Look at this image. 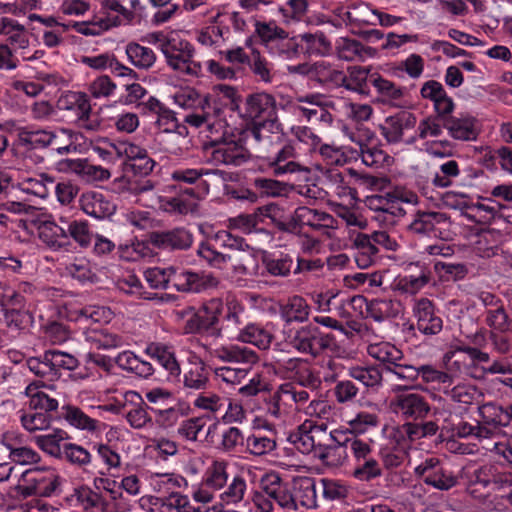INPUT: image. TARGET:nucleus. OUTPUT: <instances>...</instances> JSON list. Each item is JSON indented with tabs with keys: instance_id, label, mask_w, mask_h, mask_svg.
Listing matches in <instances>:
<instances>
[{
	"instance_id": "f257e3e1",
	"label": "nucleus",
	"mask_w": 512,
	"mask_h": 512,
	"mask_svg": "<svg viewBox=\"0 0 512 512\" xmlns=\"http://www.w3.org/2000/svg\"><path fill=\"white\" fill-rule=\"evenodd\" d=\"M17 484L10 487L6 496L22 500L29 496L53 497L62 493L66 480L52 467H35L15 475Z\"/></svg>"
},
{
	"instance_id": "f03ea898",
	"label": "nucleus",
	"mask_w": 512,
	"mask_h": 512,
	"mask_svg": "<svg viewBox=\"0 0 512 512\" xmlns=\"http://www.w3.org/2000/svg\"><path fill=\"white\" fill-rule=\"evenodd\" d=\"M436 434L437 427L432 423L420 426L402 424L393 427L389 433L387 443L382 445L379 450L383 465L390 470L400 467L408 457V449L411 443Z\"/></svg>"
},
{
	"instance_id": "7ed1b4c3",
	"label": "nucleus",
	"mask_w": 512,
	"mask_h": 512,
	"mask_svg": "<svg viewBox=\"0 0 512 512\" xmlns=\"http://www.w3.org/2000/svg\"><path fill=\"white\" fill-rule=\"evenodd\" d=\"M16 175L18 172L14 170L2 171V211L15 215L12 218L2 213V226L10 228L13 232L27 229L23 216L34 209L27 203V195L20 181L15 178Z\"/></svg>"
},
{
	"instance_id": "20e7f679",
	"label": "nucleus",
	"mask_w": 512,
	"mask_h": 512,
	"mask_svg": "<svg viewBox=\"0 0 512 512\" xmlns=\"http://www.w3.org/2000/svg\"><path fill=\"white\" fill-rule=\"evenodd\" d=\"M285 341L297 352L309 355L313 359L327 353L334 354L339 350L335 335L322 331L313 323L289 329L285 332Z\"/></svg>"
},
{
	"instance_id": "39448f33",
	"label": "nucleus",
	"mask_w": 512,
	"mask_h": 512,
	"mask_svg": "<svg viewBox=\"0 0 512 512\" xmlns=\"http://www.w3.org/2000/svg\"><path fill=\"white\" fill-rule=\"evenodd\" d=\"M214 173L206 168H177L171 173V179L176 183L180 196L173 197L169 201L170 207L180 213L189 211L191 203L183 199H203L209 193V184L202 177Z\"/></svg>"
},
{
	"instance_id": "423d86ee",
	"label": "nucleus",
	"mask_w": 512,
	"mask_h": 512,
	"mask_svg": "<svg viewBox=\"0 0 512 512\" xmlns=\"http://www.w3.org/2000/svg\"><path fill=\"white\" fill-rule=\"evenodd\" d=\"M389 408L397 417L405 421L403 424L420 426L432 423L437 427V431L439 430L437 422L429 419L435 414L436 409L420 393L411 391L397 393L390 399Z\"/></svg>"
},
{
	"instance_id": "0eeeda50",
	"label": "nucleus",
	"mask_w": 512,
	"mask_h": 512,
	"mask_svg": "<svg viewBox=\"0 0 512 512\" xmlns=\"http://www.w3.org/2000/svg\"><path fill=\"white\" fill-rule=\"evenodd\" d=\"M24 296L12 287L2 285V312L4 318L2 325V343L6 340H13L18 337L30 322L29 314L23 310Z\"/></svg>"
},
{
	"instance_id": "6e6552de",
	"label": "nucleus",
	"mask_w": 512,
	"mask_h": 512,
	"mask_svg": "<svg viewBox=\"0 0 512 512\" xmlns=\"http://www.w3.org/2000/svg\"><path fill=\"white\" fill-rule=\"evenodd\" d=\"M207 161L218 166L227 165L238 167L250 158L249 149L245 146L240 135H223L219 141H211L204 147Z\"/></svg>"
},
{
	"instance_id": "1a4fd4ad",
	"label": "nucleus",
	"mask_w": 512,
	"mask_h": 512,
	"mask_svg": "<svg viewBox=\"0 0 512 512\" xmlns=\"http://www.w3.org/2000/svg\"><path fill=\"white\" fill-rule=\"evenodd\" d=\"M215 241L220 246L232 250V253H229L231 259L228 260V263H231L237 275H252L254 273L257 264L253 249L244 238L222 231L217 233Z\"/></svg>"
},
{
	"instance_id": "9d476101",
	"label": "nucleus",
	"mask_w": 512,
	"mask_h": 512,
	"mask_svg": "<svg viewBox=\"0 0 512 512\" xmlns=\"http://www.w3.org/2000/svg\"><path fill=\"white\" fill-rule=\"evenodd\" d=\"M228 467V463L224 460L213 461L205 470L201 482L192 486L193 499L203 504L212 502L217 492H221L227 485Z\"/></svg>"
},
{
	"instance_id": "9b49d317",
	"label": "nucleus",
	"mask_w": 512,
	"mask_h": 512,
	"mask_svg": "<svg viewBox=\"0 0 512 512\" xmlns=\"http://www.w3.org/2000/svg\"><path fill=\"white\" fill-rule=\"evenodd\" d=\"M417 117L410 111H399L388 116L380 126L381 135L389 144L412 145L417 141Z\"/></svg>"
},
{
	"instance_id": "f8f14e48",
	"label": "nucleus",
	"mask_w": 512,
	"mask_h": 512,
	"mask_svg": "<svg viewBox=\"0 0 512 512\" xmlns=\"http://www.w3.org/2000/svg\"><path fill=\"white\" fill-rule=\"evenodd\" d=\"M238 109L240 117L245 122H260L270 127L280 123L276 100L271 94L261 92L249 95L243 106Z\"/></svg>"
},
{
	"instance_id": "ddd939ff",
	"label": "nucleus",
	"mask_w": 512,
	"mask_h": 512,
	"mask_svg": "<svg viewBox=\"0 0 512 512\" xmlns=\"http://www.w3.org/2000/svg\"><path fill=\"white\" fill-rule=\"evenodd\" d=\"M194 54V46L177 35L163 53L167 65L174 71L188 76H199L202 67L199 62L194 61Z\"/></svg>"
},
{
	"instance_id": "4468645a",
	"label": "nucleus",
	"mask_w": 512,
	"mask_h": 512,
	"mask_svg": "<svg viewBox=\"0 0 512 512\" xmlns=\"http://www.w3.org/2000/svg\"><path fill=\"white\" fill-rule=\"evenodd\" d=\"M224 311V304L218 298H213L202 305L185 324V330L191 334H207L220 337L221 329L217 327L219 316Z\"/></svg>"
},
{
	"instance_id": "2eb2a0df",
	"label": "nucleus",
	"mask_w": 512,
	"mask_h": 512,
	"mask_svg": "<svg viewBox=\"0 0 512 512\" xmlns=\"http://www.w3.org/2000/svg\"><path fill=\"white\" fill-rule=\"evenodd\" d=\"M297 155L293 141H288L274 157L261 159L257 164V170L270 173L274 177L308 172L304 165L295 160Z\"/></svg>"
},
{
	"instance_id": "dca6fc26",
	"label": "nucleus",
	"mask_w": 512,
	"mask_h": 512,
	"mask_svg": "<svg viewBox=\"0 0 512 512\" xmlns=\"http://www.w3.org/2000/svg\"><path fill=\"white\" fill-rule=\"evenodd\" d=\"M414 474L426 485L441 491H448L458 483L453 471L444 467L437 457L424 459L415 467Z\"/></svg>"
},
{
	"instance_id": "f3484780",
	"label": "nucleus",
	"mask_w": 512,
	"mask_h": 512,
	"mask_svg": "<svg viewBox=\"0 0 512 512\" xmlns=\"http://www.w3.org/2000/svg\"><path fill=\"white\" fill-rule=\"evenodd\" d=\"M347 434L342 429H334L316 448V459L328 468H339L348 460L346 451Z\"/></svg>"
},
{
	"instance_id": "a211bd4d",
	"label": "nucleus",
	"mask_w": 512,
	"mask_h": 512,
	"mask_svg": "<svg viewBox=\"0 0 512 512\" xmlns=\"http://www.w3.org/2000/svg\"><path fill=\"white\" fill-rule=\"evenodd\" d=\"M412 315L416 323H410L409 330L417 329L423 335L433 336L439 334L443 329L440 309L432 300L426 297L415 301L412 307Z\"/></svg>"
},
{
	"instance_id": "6ab92c4d",
	"label": "nucleus",
	"mask_w": 512,
	"mask_h": 512,
	"mask_svg": "<svg viewBox=\"0 0 512 512\" xmlns=\"http://www.w3.org/2000/svg\"><path fill=\"white\" fill-rule=\"evenodd\" d=\"M508 484L510 480L506 473L499 471L493 464H484L473 472L468 489L472 496L482 497Z\"/></svg>"
},
{
	"instance_id": "aec40b11",
	"label": "nucleus",
	"mask_w": 512,
	"mask_h": 512,
	"mask_svg": "<svg viewBox=\"0 0 512 512\" xmlns=\"http://www.w3.org/2000/svg\"><path fill=\"white\" fill-rule=\"evenodd\" d=\"M259 487L263 496L259 495L256 498H259L260 502L270 501L284 509H296L293 488L291 489L290 484L283 481L278 473L270 472L263 475Z\"/></svg>"
},
{
	"instance_id": "412c9836",
	"label": "nucleus",
	"mask_w": 512,
	"mask_h": 512,
	"mask_svg": "<svg viewBox=\"0 0 512 512\" xmlns=\"http://www.w3.org/2000/svg\"><path fill=\"white\" fill-rule=\"evenodd\" d=\"M2 36L6 37L5 43H2V68L15 69L19 61L14 58L13 52L24 49L28 44L24 27L8 17H2Z\"/></svg>"
},
{
	"instance_id": "4be33fe9",
	"label": "nucleus",
	"mask_w": 512,
	"mask_h": 512,
	"mask_svg": "<svg viewBox=\"0 0 512 512\" xmlns=\"http://www.w3.org/2000/svg\"><path fill=\"white\" fill-rule=\"evenodd\" d=\"M185 395H195L210 387V372L206 363L197 356L189 358V368L180 375V381L172 383Z\"/></svg>"
},
{
	"instance_id": "5701e85b",
	"label": "nucleus",
	"mask_w": 512,
	"mask_h": 512,
	"mask_svg": "<svg viewBox=\"0 0 512 512\" xmlns=\"http://www.w3.org/2000/svg\"><path fill=\"white\" fill-rule=\"evenodd\" d=\"M478 419L485 439L506 433L509 426V405L487 402L478 407Z\"/></svg>"
},
{
	"instance_id": "b1692460",
	"label": "nucleus",
	"mask_w": 512,
	"mask_h": 512,
	"mask_svg": "<svg viewBox=\"0 0 512 512\" xmlns=\"http://www.w3.org/2000/svg\"><path fill=\"white\" fill-rule=\"evenodd\" d=\"M196 101L198 102V107L193 112L184 116V122L194 128H200L204 125L207 127L213 126L215 118L220 115L222 110L212 106L208 97L201 98L195 94L194 98L189 94L187 98L184 95L177 98L179 105L184 108L193 106Z\"/></svg>"
},
{
	"instance_id": "393cba45",
	"label": "nucleus",
	"mask_w": 512,
	"mask_h": 512,
	"mask_svg": "<svg viewBox=\"0 0 512 512\" xmlns=\"http://www.w3.org/2000/svg\"><path fill=\"white\" fill-rule=\"evenodd\" d=\"M193 241V234L184 227L149 233V242L152 247L163 251H184L192 246Z\"/></svg>"
},
{
	"instance_id": "a878e982",
	"label": "nucleus",
	"mask_w": 512,
	"mask_h": 512,
	"mask_svg": "<svg viewBox=\"0 0 512 512\" xmlns=\"http://www.w3.org/2000/svg\"><path fill=\"white\" fill-rule=\"evenodd\" d=\"M144 353L163 368L166 373V382L172 384L180 381L182 369L172 346L161 342H150L146 345Z\"/></svg>"
},
{
	"instance_id": "bb28decb",
	"label": "nucleus",
	"mask_w": 512,
	"mask_h": 512,
	"mask_svg": "<svg viewBox=\"0 0 512 512\" xmlns=\"http://www.w3.org/2000/svg\"><path fill=\"white\" fill-rule=\"evenodd\" d=\"M58 106L61 110H69L74 112L80 126L95 131L99 127L97 120H91L92 107L89 97L84 92L68 91L58 101Z\"/></svg>"
},
{
	"instance_id": "cd10ccee",
	"label": "nucleus",
	"mask_w": 512,
	"mask_h": 512,
	"mask_svg": "<svg viewBox=\"0 0 512 512\" xmlns=\"http://www.w3.org/2000/svg\"><path fill=\"white\" fill-rule=\"evenodd\" d=\"M459 206L468 220L479 224H490L496 218H500L503 205L492 198H480L476 202L463 200Z\"/></svg>"
},
{
	"instance_id": "c85d7f7f",
	"label": "nucleus",
	"mask_w": 512,
	"mask_h": 512,
	"mask_svg": "<svg viewBox=\"0 0 512 512\" xmlns=\"http://www.w3.org/2000/svg\"><path fill=\"white\" fill-rule=\"evenodd\" d=\"M2 445L6 447L9 453V458L15 463L14 465L10 462L2 463V482L8 481L12 478L15 479V475L23 471L22 468L24 465L37 463L40 459L39 454L31 448H13L10 444H6L4 437H2Z\"/></svg>"
},
{
	"instance_id": "c756f323",
	"label": "nucleus",
	"mask_w": 512,
	"mask_h": 512,
	"mask_svg": "<svg viewBox=\"0 0 512 512\" xmlns=\"http://www.w3.org/2000/svg\"><path fill=\"white\" fill-rule=\"evenodd\" d=\"M155 164L156 162L148 155L146 149L134 144L125 148L123 169L126 174L146 177L153 171Z\"/></svg>"
},
{
	"instance_id": "7c9ffc66",
	"label": "nucleus",
	"mask_w": 512,
	"mask_h": 512,
	"mask_svg": "<svg viewBox=\"0 0 512 512\" xmlns=\"http://www.w3.org/2000/svg\"><path fill=\"white\" fill-rule=\"evenodd\" d=\"M79 202L83 212L97 220L109 218L116 210L114 203L100 192H85L81 195Z\"/></svg>"
},
{
	"instance_id": "2f4dec72",
	"label": "nucleus",
	"mask_w": 512,
	"mask_h": 512,
	"mask_svg": "<svg viewBox=\"0 0 512 512\" xmlns=\"http://www.w3.org/2000/svg\"><path fill=\"white\" fill-rule=\"evenodd\" d=\"M261 263L267 274L273 277H288L294 266V257L291 253L282 250L263 251Z\"/></svg>"
},
{
	"instance_id": "473e14b6",
	"label": "nucleus",
	"mask_w": 512,
	"mask_h": 512,
	"mask_svg": "<svg viewBox=\"0 0 512 512\" xmlns=\"http://www.w3.org/2000/svg\"><path fill=\"white\" fill-rule=\"evenodd\" d=\"M59 422L64 420L70 426L88 432H100L105 424L85 414L78 406L64 403L59 412Z\"/></svg>"
},
{
	"instance_id": "72a5a7b5",
	"label": "nucleus",
	"mask_w": 512,
	"mask_h": 512,
	"mask_svg": "<svg viewBox=\"0 0 512 512\" xmlns=\"http://www.w3.org/2000/svg\"><path fill=\"white\" fill-rule=\"evenodd\" d=\"M282 131V124L275 123L274 126H267L260 122H245V126L241 129L239 135L248 148H257L265 142H270L271 135Z\"/></svg>"
},
{
	"instance_id": "f704fd0d",
	"label": "nucleus",
	"mask_w": 512,
	"mask_h": 512,
	"mask_svg": "<svg viewBox=\"0 0 512 512\" xmlns=\"http://www.w3.org/2000/svg\"><path fill=\"white\" fill-rule=\"evenodd\" d=\"M114 363L119 369L142 379H149L155 373V368L149 361L142 359L131 350L118 353Z\"/></svg>"
},
{
	"instance_id": "c9c22d12",
	"label": "nucleus",
	"mask_w": 512,
	"mask_h": 512,
	"mask_svg": "<svg viewBox=\"0 0 512 512\" xmlns=\"http://www.w3.org/2000/svg\"><path fill=\"white\" fill-rule=\"evenodd\" d=\"M37 382L25 387V395L29 397V406L32 410H38L59 420L61 406L59 401L43 390H38Z\"/></svg>"
},
{
	"instance_id": "e433bc0d",
	"label": "nucleus",
	"mask_w": 512,
	"mask_h": 512,
	"mask_svg": "<svg viewBox=\"0 0 512 512\" xmlns=\"http://www.w3.org/2000/svg\"><path fill=\"white\" fill-rule=\"evenodd\" d=\"M122 25L119 16H95L89 22H76L70 21L67 24H62L65 30L73 29L77 33L85 36L100 35L111 28Z\"/></svg>"
},
{
	"instance_id": "4c0bfd02",
	"label": "nucleus",
	"mask_w": 512,
	"mask_h": 512,
	"mask_svg": "<svg viewBox=\"0 0 512 512\" xmlns=\"http://www.w3.org/2000/svg\"><path fill=\"white\" fill-rule=\"evenodd\" d=\"M335 50L338 58L345 61H365L374 57L376 53L374 48L364 46L360 41L347 37L336 40Z\"/></svg>"
},
{
	"instance_id": "58836bf2",
	"label": "nucleus",
	"mask_w": 512,
	"mask_h": 512,
	"mask_svg": "<svg viewBox=\"0 0 512 512\" xmlns=\"http://www.w3.org/2000/svg\"><path fill=\"white\" fill-rule=\"evenodd\" d=\"M317 480L312 477H299L293 481V500L296 508L298 505L315 509L318 505Z\"/></svg>"
},
{
	"instance_id": "ea45409f",
	"label": "nucleus",
	"mask_w": 512,
	"mask_h": 512,
	"mask_svg": "<svg viewBox=\"0 0 512 512\" xmlns=\"http://www.w3.org/2000/svg\"><path fill=\"white\" fill-rule=\"evenodd\" d=\"M476 118L470 115L453 116L444 122L448 135L458 141H474L478 137Z\"/></svg>"
},
{
	"instance_id": "a19ab883",
	"label": "nucleus",
	"mask_w": 512,
	"mask_h": 512,
	"mask_svg": "<svg viewBox=\"0 0 512 512\" xmlns=\"http://www.w3.org/2000/svg\"><path fill=\"white\" fill-rule=\"evenodd\" d=\"M60 460L66 461L71 466L91 474L92 467H95L96 462L91 450L82 445L71 442L64 443Z\"/></svg>"
},
{
	"instance_id": "79ce46f5",
	"label": "nucleus",
	"mask_w": 512,
	"mask_h": 512,
	"mask_svg": "<svg viewBox=\"0 0 512 512\" xmlns=\"http://www.w3.org/2000/svg\"><path fill=\"white\" fill-rule=\"evenodd\" d=\"M217 284L218 281L215 277L192 271H185L174 276V286L181 292L199 293L215 287Z\"/></svg>"
},
{
	"instance_id": "37998d69",
	"label": "nucleus",
	"mask_w": 512,
	"mask_h": 512,
	"mask_svg": "<svg viewBox=\"0 0 512 512\" xmlns=\"http://www.w3.org/2000/svg\"><path fill=\"white\" fill-rule=\"evenodd\" d=\"M81 63L95 70H105L109 68L117 76L131 78L136 77V72L117 60L114 54L103 53L96 56H83Z\"/></svg>"
},
{
	"instance_id": "c03bdc74",
	"label": "nucleus",
	"mask_w": 512,
	"mask_h": 512,
	"mask_svg": "<svg viewBox=\"0 0 512 512\" xmlns=\"http://www.w3.org/2000/svg\"><path fill=\"white\" fill-rule=\"evenodd\" d=\"M448 217L445 213L434 211H417L407 229L419 236H430L435 232L437 224L445 223Z\"/></svg>"
},
{
	"instance_id": "a18cd8bd",
	"label": "nucleus",
	"mask_w": 512,
	"mask_h": 512,
	"mask_svg": "<svg viewBox=\"0 0 512 512\" xmlns=\"http://www.w3.org/2000/svg\"><path fill=\"white\" fill-rule=\"evenodd\" d=\"M91 449L93 458L96 460L95 467H92V474L106 475L112 469H116L121 464L120 455L107 444L92 443Z\"/></svg>"
},
{
	"instance_id": "49530a36",
	"label": "nucleus",
	"mask_w": 512,
	"mask_h": 512,
	"mask_svg": "<svg viewBox=\"0 0 512 512\" xmlns=\"http://www.w3.org/2000/svg\"><path fill=\"white\" fill-rule=\"evenodd\" d=\"M214 357L231 363H241L251 366L259 361L256 351L242 345L230 344L214 350Z\"/></svg>"
},
{
	"instance_id": "de8ad7c7",
	"label": "nucleus",
	"mask_w": 512,
	"mask_h": 512,
	"mask_svg": "<svg viewBox=\"0 0 512 512\" xmlns=\"http://www.w3.org/2000/svg\"><path fill=\"white\" fill-rule=\"evenodd\" d=\"M39 239L54 251L65 249L69 246V236L66 228L53 221H44L38 227Z\"/></svg>"
},
{
	"instance_id": "09e8293b",
	"label": "nucleus",
	"mask_w": 512,
	"mask_h": 512,
	"mask_svg": "<svg viewBox=\"0 0 512 512\" xmlns=\"http://www.w3.org/2000/svg\"><path fill=\"white\" fill-rule=\"evenodd\" d=\"M344 79L345 72L329 62L321 60L313 64L312 80L317 81L327 89L340 88Z\"/></svg>"
},
{
	"instance_id": "8fccbe9b",
	"label": "nucleus",
	"mask_w": 512,
	"mask_h": 512,
	"mask_svg": "<svg viewBox=\"0 0 512 512\" xmlns=\"http://www.w3.org/2000/svg\"><path fill=\"white\" fill-rule=\"evenodd\" d=\"M83 329L85 341L91 343L97 349L109 350L123 344V337L110 332L107 328L84 326Z\"/></svg>"
},
{
	"instance_id": "3c124183",
	"label": "nucleus",
	"mask_w": 512,
	"mask_h": 512,
	"mask_svg": "<svg viewBox=\"0 0 512 512\" xmlns=\"http://www.w3.org/2000/svg\"><path fill=\"white\" fill-rule=\"evenodd\" d=\"M370 82L377 91L379 100L383 103L401 106L400 101L404 97L406 88L397 87L393 82L377 74L370 75Z\"/></svg>"
},
{
	"instance_id": "603ef678",
	"label": "nucleus",
	"mask_w": 512,
	"mask_h": 512,
	"mask_svg": "<svg viewBox=\"0 0 512 512\" xmlns=\"http://www.w3.org/2000/svg\"><path fill=\"white\" fill-rule=\"evenodd\" d=\"M228 337L236 338L240 342L249 343L259 349L265 350L269 348L272 335L259 324L248 323L240 329L239 333L228 335Z\"/></svg>"
},
{
	"instance_id": "864d4df0",
	"label": "nucleus",
	"mask_w": 512,
	"mask_h": 512,
	"mask_svg": "<svg viewBox=\"0 0 512 512\" xmlns=\"http://www.w3.org/2000/svg\"><path fill=\"white\" fill-rule=\"evenodd\" d=\"M295 221L298 224L299 230L303 226H309L315 230L328 228L331 226L333 217L323 211L311 209L306 206H300L294 211Z\"/></svg>"
},
{
	"instance_id": "5fc2aeb1",
	"label": "nucleus",
	"mask_w": 512,
	"mask_h": 512,
	"mask_svg": "<svg viewBox=\"0 0 512 512\" xmlns=\"http://www.w3.org/2000/svg\"><path fill=\"white\" fill-rule=\"evenodd\" d=\"M353 158L361 159L362 163L370 168H383L389 163L391 157L376 145L359 143V148L352 151Z\"/></svg>"
},
{
	"instance_id": "6e6d98bb",
	"label": "nucleus",
	"mask_w": 512,
	"mask_h": 512,
	"mask_svg": "<svg viewBox=\"0 0 512 512\" xmlns=\"http://www.w3.org/2000/svg\"><path fill=\"white\" fill-rule=\"evenodd\" d=\"M367 315L377 322L395 318L400 313V303L392 299L376 298L366 302Z\"/></svg>"
},
{
	"instance_id": "4d7b16f0",
	"label": "nucleus",
	"mask_w": 512,
	"mask_h": 512,
	"mask_svg": "<svg viewBox=\"0 0 512 512\" xmlns=\"http://www.w3.org/2000/svg\"><path fill=\"white\" fill-rule=\"evenodd\" d=\"M310 306L298 295L290 297L280 308L281 318L287 322H304L308 319Z\"/></svg>"
},
{
	"instance_id": "13d9d810",
	"label": "nucleus",
	"mask_w": 512,
	"mask_h": 512,
	"mask_svg": "<svg viewBox=\"0 0 512 512\" xmlns=\"http://www.w3.org/2000/svg\"><path fill=\"white\" fill-rule=\"evenodd\" d=\"M368 354L378 360L387 372L391 370V366L395 365L397 361L403 359L402 351L388 342L369 345Z\"/></svg>"
},
{
	"instance_id": "bf43d9fd",
	"label": "nucleus",
	"mask_w": 512,
	"mask_h": 512,
	"mask_svg": "<svg viewBox=\"0 0 512 512\" xmlns=\"http://www.w3.org/2000/svg\"><path fill=\"white\" fill-rule=\"evenodd\" d=\"M125 52L129 62L138 69L149 70L157 59L153 49L136 42L128 43Z\"/></svg>"
},
{
	"instance_id": "052dcab7",
	"label": "nucleus",
	"mask_w": 512,
	"mask_h": 512,
	"mask_svg": "<svg viewBox=\"0 0 512 512\" xmlns=\"http://www.w3.org/2000/svg\"><path fill=\"white\" fill-rule=\"evenodd\" d=\"M75 313L77 314L75 321L87 324L88 327H101V323H108L112 318V312L109 308L97 305L82 307Z\"/></svg>"
},
{
	"instance_id": "680f3d73",
	"label": "nucleus",
	"mask_w": 512,
	"mask_h": 512,
	"mask_svg": "<svg viewBox=\"0 0 512 512\" xmlns=\"http://www.w3.org/2000/svg\"><path fill=\"white\" fill-rule=\"evenodd\" d=\"M370 76L368 71L362 67H354L341 83V87L348 91L356 92L360 95L368 96L370 94Z\"/></svg>"
},
{
	"instance_id": "e2e57ef3",
	"label": "nucleus",
	"mask_w": 512,
	"mask_h": 512,
	"mask_svg": "<svg viewBox=\"0 0 512 512\" xmlns=\"http://www.w3.org/2000/svg\"><path fill=\"white\" fill-rule=\"evenodd\" d=\"M151 485L154 490L168 494L170 497L176 489L186 488L188 486L187 480L175 473H156L151 477Z\"/></svg>"
},
{
	"instance_id": "0e129e2a",
	"label": "nucleus",
	"mask_w": 512,
	"mask_h": 512,
	"mask_svg": "<svg viewBox=\"0 0 512 512\" xmlns=\"http://www.w3.org/2000/svg\"><path fill=\"white\" fill-rule=\"evenodd\" d=\"M306 56H327L333 51L331 41L323 32L303 33Z\"/></svg>"
},
{
	"instance_id": "69168bd1",
	"label": "nucleus",
	"mask_w": 512,
	"mask_h": 512,
	"mask_svg": "<svg viewBox=\"0 0 512 512\" xmlns=\"http://www.w3.org/2000/svg\"><path fill=\"white\" fill-rule=\"evenodd\" d=\"M253 187L259 193V199L264 197L284 196L290 190L288 183L262 176L254 178Z\"/></svg>"
},
{
	"instance_id": "338daca9",
	"label": "nucleus",
	"mask_w": 512,
	"mask_h": 512,
	"mask_svg": "<svg viewBox=\"0 0 512 512\" xmlns=\"http://www.w3.org/2000/svg\"><path fill=\"white\" fill-rule=\"evenodd\" d=\"M447 429L450 432L451 437L472 439L478 441L485 439L484 434L482 433V428L479 419L476 420L475 424H472L469 423L468 421L463 420L462 418H456V421L453 420L449 423Z\"/></svg>"
},
{
	"instance_id": "774afa93",
	"label": "nucleus",
	"mask_w": 512,
	"mask_h": 512,
	"mask_svg": "<svg viewBox=\"0 0 512 512\" xmlns=\"http://www.w3.org/2000/svg\"><path fill=\"white\" fill-rule=\"evenodd\" d=\"M2 378L7 381L8 376L20 379L23 376V370L27 368L25 356L18 350H8L5 356H2Z\"/></svg>"
}]
</instances>
